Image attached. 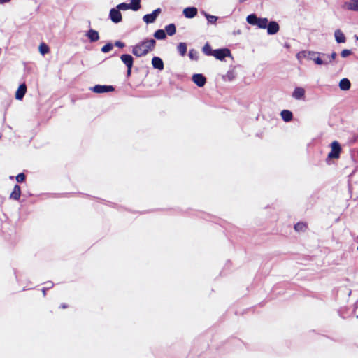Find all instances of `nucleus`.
Returning <instances> with one entry per match:
<instances>
[{
	"label": "nucleus",
	"instance_id": "7ed1b4c3",
	"mask_svg": "<svg viewBox=\"0 0 358 358\" xmlns=\"http://www.w3.org/2000/svg\"><path fill=\"white\" fill-rule=\"evenodd\" d=\"M213 56L217 59L223 60L225 57L231 56V52L227 48L214 50Z\"/></svg>",
	"mask_w": 358,
	"mask_h": 358
},
{
	"label": "nucleus",
	"instance_id": "f704fd0d",
	"mask_svg": "<svg viewBox=\"0 0 358 358\" xmlns=\"http://www.w3.org/2000/svg\"><path fill=\"white\" fill-rule=\"evenodd\" d=\"M352 54V51L348 49H345L341 51V55L342 57H347Z\"/></svg>",
	"mask_w": 358,
	"mask_h": 358
},
{
	"label": "nucleus",
	"instance_id": "c9c22d12",
	"mask_svg": "<svg viewBox=\"0 0 358 358\" xmlns=\"http://www.w3.org/2000/svg\"><path fill=\"white\" fill-rule=\"evenodd\" d=\"M115 45L117 46V47H119V48H123L124 47V43L121 42V41H116Z\"/></svg>",
	"mask_w": 358,
	"mask_h": 358
},
{
	"label": "nucleus",
	"instance_id": "79ce46f5",
	"mask_svg": "<svg viewBox=\"0 0 358 358\" xmlns=\"http://www.w3.org/2000/svg\"><path fill=\"white\" fill-rule=\"evenodd\" d=\"M246 0H240L241 2L245 1Z\"/></svg>",
	"mask_w": 358,
	"mask_h": 358
},
{
	"label": "nucleus",
	"instance_id": "f3484780",
	"mask_svg": "<svg viewBox=\"0 0 358 358\" xmlns=\"http://www.w3.org/2000/svg\"><path fill=\"white\" fill-rule=\"evenodd\" d=\"M345 6L348 10L358 11V0H350L345 2Z\"/></svg>",
	"mask_w": 358,
	"mask_h": 358
},
{
	"label": "nucleus",
	"instance_id": "aec40b11",
	"mask_svg": "<svg viewBox=\"0 0 358 358\" xmlns=\"http://www.w3.org/2000/svg\"><path fill=\"white\" fill-rule=\"evenodd\" d=\"M282 119L286 122H290L293 118L292 113L288 110H283L281 113Z\"/></svg>",
	"mask_w": 358,
	"mask_h": 358
},
{
	"label": "nucleus",
	"instance_id": "412c9836",
	"mask_svg": "<svg viewBox=\"0 0 358 358\" xmlns=\"http://www.w3.org/2000/svg\"><path fill=\"white\" fill-rule=\"evenodd\" d=\"M308 229L306 222H300L294 225V230L297 232L305 231Z\"/></svg>",
	"mask_w": 358,
	"mask_h": 358
},
{
	"label": "nucleus",
	"instance_id": "9b49d317",
	"mask_svg": "<svg viewBox=\"0 0 358 358\" xmlns=\"http://www.w3.org/2000/svg\"><path fill=\"white\" fill-rule=\"evenodd\" d=\"M21 196V187L18 185H15L13 187L12 192L10 194V199L15 201H18Z\"/></svg>",
	"mask_w": 358,
	"mask_h": 358
},
{
	"label": "nucleus",
	"instance_id": "dca6fc26",
	"mask_svg": "<svg viewBox=\"0 0 358 358\" xmlns=\"http://www.w3.org/2000/svg\"><path fill=\"white\" fill-rule=\"evenodd\" d=\"M86 36L91 42H96L99 39V34L98 31L92 29L87 31Z\"/></svg>",
	"mask_w": 358,
	"mask_h": 358
},
{
	"label": "nucleus",
	"instance_id": "bb28decb",
	"mask_svg": "<svg viewBox=\"0 0 358 358\" xmlns=\"http://www.w3.org/2000/svg\"><path fill=\"white\" fill-rule=\"evenodd\" d=\"M177 50L179 52V53L184 56L185 55L187 52V45L185 43H180L177 47Z\"/></svg>",
	"mask_w": 358,
	"mask_h": 358
},
{
	"label": "nucleus",
	"instance_id": "f257e3e1",
	"mask_svg": "<svg viewBox=\"0 0 358 358\" xmlns=\"http://www.w3.org/2000/svg\"><path fill=\"white\" fill-rule=\"evenodd\" d=\"M156 45L155 39H149L142 41L133 47L132 53L136 57H142L154 50Z\"/></svg>",
	"mask_w": 358,
	"mask_h": 358
},
{
	"label": "nucleus",
	"instance_id": "c756f323",
	"mask_svg": "<svg viewBox=\"0 0 358 358\" xmlns=\"http://www.w3.org/2000/svg\"><path fill=\"white\" fill-rule=\"evenodd\" d=\"M116 8L118 9L119 11L121 10H127L128 9H131V6L129 3H121L117 6Z\"/></svg>",
	"mask_w": 358,
	"mask_h": 358
},
{
	"label": "nucleus",
	"instance_id": "393cba45",
	"mask_svg": "<svg viewBox=\"0 0 358 358\" xmlns=\"http://www.w3.org/2000/svg\"><path fill=\"white\" fill-rule=\"evenodd\" d=\"M258 17L255 14H250L249 15L247 18L246 21L248 24L252 25H256L257 22Z\"/></svg>",
	"mask_w": 358,
	"mask_h": 358
},
{
	"label": "nucleus",
	"instance_id": "6e6552de",
	"mask_svg": "<svg viewBox=\"0 0 358 358\" xmlns=\"http://www.w3.org/2000/svg\"><path fill=\"white\" fill-rule=\"evenodd\" d=\"M308 57L313 60L318 65L327 64L329 62H324L320 57V54L315 52H309Z\"/></svg>",
	"mask_w": 358,
	"mask_h": 358
},
{
	"label": "nucleus",
	"instance_id": "a19ab883",
	"mask_svg": "<svg viewBox=\"0 0 358 358\" xmlns=\"http://www.w3.org/2000/svg\"><path fill=\"white\" fill-rule=\"evenodd\" d=\"M43 293L44 295L45 294V291L44 289L43 291Z\"/></svg>",
	"mask_w": 358,
	"mask_h": 358
},
{
	"label": "nucleus",
	"instance_id": "cd10ccee",
	"mask_svg": "<svg viewBox=\"0 0 358 358\" xmlns=\"http://www.w3.org/2000/svg\"><path fill=\"white\" fill-rule=\"evenodd\" d=\"M131 9L136 11L140 9L141 8V0H131Z\"/></svg>",
	"mask_w": 358,
	"mask_h": 358
},
{
	"label": "nucleus",
	"instance_id": "7c9ffc66",
	"mask_svg": "<svg viewBox=\"0 0 358 358\" xmlns=\"http://www.w3.org/2000/svg\"><path fill=\"white\" fill-rule=\"evenodd\" d=\"M189 56L191 59H194V60H198L199 57V52L194 49H192L189 50Z\"/></svg>",
	"mask_w": 358,
	"mask_h": 358
},
{
	"label": "nucleus",
	"instance_id": "6ab92c4d",
	"mask_svg": "<svg viewBox=\"0 0 358 358\" xmlns=\"http://www.w3.org/2000/svg\"><path fill=\"white\" fill-rule=\"evenodd\" d=\"M351 87L350 81L348 78H343L339 82V87L342 90H348Z\"/></svg>",
	"mask_w": 358,
	"mask_h": 358
},
{
	"label": "nucleus",
	"instance_id": "ea45409f",
	"mask_svg": "<svg viewBox=\"0 0 358 358\" xmlns=\"http://www.w3.org/2000/svg\"><path fill=\"white\" fill-rule=\"evenodd\" d=\"M10 0H0V4H3L9 2Z\"/></svg>",
	"mask_w": 358,
	"mask_h": 358
},
{
	"label": "nucleus",
	"instance_id": "1a4fd4ad",
	"mask_svg": "<svg viewBox=\"0 0 358 358\" xmlns=\"http://www.w3.org/2000/svg\"><path fill=\"white\" fill-rule=\"evenodd\" d=\"M266 28L268 34L271 35L278 33L280 29L278 24L274 21L268 22Z\"/></svg>",
	"mask_w": 358,
	"mask_h": 358
},
{
	"label": "nucleus",
	"instance_id": "e433bc0d",
	"mask_svg": "<svg viewBox=\"0 0 358 358\" xmlns=\"http://www.w3.org/2000/svg\"><path fill=\"white\" fill-rule=\"evenodd\" d=\"M336 53L335 52H333L331 55H330V61L329 62H331L332 61L335 60L336 57Z\"/></svg>",
	"mask_w": 358,
	"mask_h": 358
},
{
	"label": "nucleus",
	"instance_id": "a211bd4d",
	"mask_svg": "<svg viewBox=\"0 0 358 358\" xmlns=\"http://www.w3.org/2000/svg\"><path fill=\"white\" fill-rule=\"evenodd\" d=\"M334 36L336 42L338 43H345L346 41L344 34L340 29H336L335 31Z\"/></svg>",
	"mask_w": 358,
	"mask_h": 358
},
{
	"label": "nucleus",
	"instance_id": "9d476101",
	"mask_svg": "<svg viewBox=\"0 0 358 358\" xmlns=\"http://www.w3.org/2000/svg\"><path fill=\"white\" fill-rule=\"evenodd\" d=\"M121 61L126 65L127 68H132L134 64V59L131 55L129 54L122 55L120 57Z\"/></svg>",
	"mask_w": 358,
	"mask_h": 358
},
{
	"label": "nucleus",
	"instance_id": "473e14b6",
	"mask_svg": "<svg viewBox=\"0 0 358 358\" xmlns=\"http://www.w3.org/2000/svg\"><path fill=\"white\" fill-rule=\"evenodd\" d=\"M26 179V176L24 173H19L17 176H16V180L18 182H24Z\"/></svg>",
	"mask_w": 358,
	"mask_h": 358
},
{
	"label": "nucleus",
	"instance_id": "2eb2a0df",
	"mask_svg": "<svg viewBox=\"0 0 358 358\" xmlns=\"http://www.w3.org/2000/svg\"><path fill=\"white\" fill-rule=\"evenodd\" d=\"M305 90L303 87H296L293 92L292 96L296 99H301L304 98Z\"/></svg>",
	"mask_w": 358,
	"mask_h": 358
},
{
	"label": "nucleus",
	"instance_id": "72a5a7b5",
	"mask_svg": "<svg viewBox=\"0 0 358 358\" xmlns=\"http://www.w3.org/2000/svg\"><path fill=\"white\" fill-rule=\"evenodd\" d=\"M206 18L208 21V22L211 24H214L217 22V17L216 16L210 15H206Z\"/></svg>",
	"mask_w": 358,
	"mask_h": 358
},
{
	"label": "nucleus",
	"instance_id": "f03ea898",
	"mask_svg": "<svg viewBox=\"0 0 358 358\" xmlns=\"http://www.w3.org/2000/svg\"><path fill=\"white\" fill-rule=\"evenodd\" d=\"M331 151L328 154L327 158L328 159H338L340 157V155L341 152V147L340 143L334 141L331 143Z\"/></svg>",
	"mask_w": 358,
	"mask_h": 358
},
{
	"label": "nucleus",
	"instance_id": "ddd939ff",
	"mask_svg": "<svg viewBox=\"0 0 358 358\" xmlns=\"http://www.w3.org/2000/svg\"><path fill=\"white\" fill-rule=\"evenodd\" d=\"M183 14L187 18H192L197 14V8L195 7L186 8L183 10Z\"/></svg>",
	"mask_w": 358,
	"mask_h": 358
},
{
	"label": "nucleus",
	"instance_id": "423d86ee",
	"mask_svg": "<svg viewBox=\"0 0 358 358\" xmlns=\"http://www.w3.org/2000/svg\"><path fill=\"white\" fill-rule=\"evenodd\" d=\"M161 13L160 8H157L150 14H146L143 16V20L146 23H153L158 15Z\"/></svg>",
	"mask_w": 358,
	"mask_h": 358
},
{
	"label": "nucleus",
	"instance_id": "5701e85b",
	"mask_svg": "<svg viewBox=\"0 0 358 358\" xmlns=\"http://www.w3.org/2000/svg\"><path fill=\"white\" fill-rule=\"evenodd\" d=\"M202 52L206 55H208V56H213V50H212L211 46H210V45L208 43H206L203 45V47L202 48Z\"/></svg>",
	"mask_w": 358,
	"mask_h": 358
},
{
	"label": "nucleus",
	"instance_id": "58836bf2",
	"mask_svg": "<svg viewBox=\"0 0 358 358\" xmlns=\"http://www.w3.org/2000/svg\"><path fill=\"white\" fill-rule=\"evenodd\" d=\"M68 307H69V306H68V305H66V304H65V303H62V304H61V305H60V306H59V308H68Z\"/></svg>",
	"mask_w": 358,
	"mask_h": 358
},
{
	"label": "nucleus",
	"instance_id": "c85d7f7f",
	"mask_svg": "<svg viewBox=\"0 0 358 358\" xmlns=\"http://www.w3.org/2000/svg\"><path fill=\"white\" fill-rule=\"evenodd\" d=\"M154 36L157 39L162 40L166 38V33L163 29H158L155 32Z\"/></svg>",
	"mask_w": 358,
	"mask_h": 358
},
{
	"label": "nucleus",
	"instance_id": "4468645a",
	"mask_svg": "<svg viewBox=\"0 0 358 358\" xmlns=\"http://www.w3.org/2000/svg\"><path fill=\"white\" fill-rule=\"evenodd\" d=\"M152 64L155 69L163 70L164 65L162 59L158 57H154L152 59Z\"/></svg>",
	"mask_w": 358,
	"mask_h": 358
},
{
	"label": "nucleus",
	"instance_id": "4c0bfd02",
	"mask_svg": "<svg viewBox=\"0 0 358 358\" xmlns=\"http://www.w3.org/2000/svg\"><path fill=\"white\" fill-rule=\"evenodd\" d=\"M131 69L132 68H127V77H129L131 76Z\"/></svg>",
	"mask_w": 358,
	"mask_h": 358
},
{
	"label": "nucleus",
	"instance_id": "37998d69",
	"mask_svg": "<svg viewBox=\"0 0 358 358\" xmlns=\"http://www.w3.org/2000/svg\"><path fill=\"white\" fill-rule=\"evenodd\" d=\"M357 250H358V246H357Z\"/></svg>",
	"mask_w": 358,
	"mask_h": 358
},
{
	"label": "nucleus",
	"instance_id": "4be33fe9",
	"mask_svg": "<svg viewBox=\"0 0 358 358\" xmlns=\"http://www.w3.org/2000/svg\"><path fill=\"white\" fill-rule=\"evenodd\" d=\"M268 22V20L267 18H259L258 17L257 26L260 29H266L267 27V24Z\"/></svg>",
	"mask_w": 358,
	"mask_h": 358
},
{
	"label": "nucleus",
	"instance_id": "f8f14e48",
	"mask_svg": "<svg viewBox=\"0 0 358 358\" xmlns=\"http://www.w3.org/2000/svg\"><path fill=\"white\" fill-rule=\"evenodd\" d=\"M27 92V86L24 83L20 85L15 92V99L21 100L25 95Z\"/></svg>",
	"mask_w": 358,
	"mask_h": 358
},
{
	"label": "nucleus",
	"instance_id": "2f4dec72",
	"mask_svg": "<svg viewBox=\"0 0 358 358\" xmlns=\"http://www.w3.org/2000/svg\"><path fill=\"white\" fill-rule=\"evenodd\" d=\"M113 46L111 43H108L103 45L101 48L103 52H108L113 49Z\"/></svg>",
	"mask_w": 358,
	"mask_h": 358
},
{
	"label": "nucleus",
	"instance_id": "b1692460",
	"mask_svg": "<svg viewBox=\"0 0 358 358\" xmlns=\"http://www.w3.org/2000/svg\"><path fill=\"white\" fill-rule=\"evenodd\" d=\"M165 30L169 36H173L176 31V26L174 24H170L165 27Z\"/></svg>",
	"mask_w": 358,
	"mask_h": 358
},
{
	"label": "nucleus",
	"instance_id": "20e7f679",
	"mask_svg": "<svg viewBox=\"0 0 358 358\" xmlns=\"http://www.w3.org/2000/svg\"><path fill=\"white\" fill-rule=\"evenodd\" d=\"M94 93L102 94L105 92H113L115 88L112 85H96L92 88Z\"/></svg>",
	"mask_w": 358,
	"mask_h": 358
},
{
	"label": "nucleus",
	"instance_id": "0eeeda50",
	"mask_svg": "<svg viewBox=\"0 0 358 358\" xmlns=\"http://www.w3.org/2000/svg\"><path fill=\"white\" fill-rule=\"evenodd\" d=\"M192 80L198 87H200L204 86L206 83V77L200 73L194 74L192 76Z\"/></svg>",
	"mask_w": 358,
	"mask_h": 358
},
{
	"label": "nucleus",
	"instance_id": "a878e982",
	"mask_svg": "<svg viewBox=\"0 0 358 358\" xmlns=\"http://www.w3.org/2000/svg\"><path fill=\"white\" fill-rule=\"evenodd\" d=\"M39 52L41 55H44L50 52V48L45 43H41L39 45Z\"/></svg>",
	"mask_w": 358,
	"mask_h": 358
},
{
	"label": "nucleus",
	"instance_id": "39448f33",
	"mask_svg": "<svg viewBox=\"0 0 358 358\" xmlns=\"http://www.w3.org/2000/svg\"><path fill=\"white\" fill-rule=\"evenodd\" d=\"M109 16L112 22L114 23H119L122 20V16L120 11H119L116 8H112L110 10Z\"/></svg>",
	"mask_w": 358,
	"mask_h": 358
}]
</instances>
